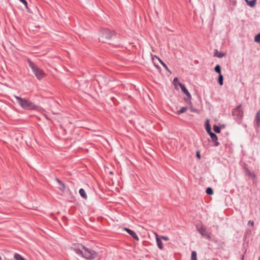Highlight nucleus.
Here are the masks:
<instances>
[{"label": "nucleus", "mask_w": 260, "mask_h": 260, "mask_svg": "<svg viewBox=\"0 0 260 260\" xmlns=\"http://www.w3.org/2000/svg\"><path fill=\"white\" fill-rule=\"evenodd\" d=\"M82 249L76 248L75 249V252L79 255H81L82 257L86 259H93L98 256V253L94 250L85 247L83 245H81Z\"/></svg>", "instance_id": "nucleus-1"}, {"label": "nucleus", "mask_w": 260, "mask_h": 260, "mask_svg": "<svg viewBox=\"0 0 260 260\" xmlns=\"http://www.w3.org/2000/svg\"><path fill=\"white\" fill-rule=\"evenodd\" d=\"M14 97L17 100V103L20 106L25 110H33L37 108V106L28 100L22 98L17 95H14Z\"/></svg>", "instance_id": "nucleus-2"}, {"label": "nucleus", "mask_w": 260, "mask_h": 260, "mask_svg": "<svg viewBox=\"0 0 260 260\" xmlns=\"http://www.w3.org/2000/svg\"><path fill=\"white\" fill-rule=\"evenodd\" d=\"M29 67L38 80H41L46 76L43 70L30 59L27 60Z\"/></svg>", "instance_id": "nucleus-3"}, {"label": "nucleus", "mask_w": 260, "mask_h": 260, "mask_svg": "<svg viewBox=\"0 0 260 260\" xmlns=\"http://www.w3.org/2000/svg\"><path fill=\"white\" fill-rule=\"evenodd\" d=\"M114 35V32L109 29H103L100 31L99 40L102 42H106L110 39Z\"/></svg>", "instance_id": "nucleus-4"}, {"label": "nucleus", "mask_w": 260, "mask_h": 260, "mask_svg": "<svg viewBox=\"0 0 260 260\" xmlns=\"http://www.w3.org/2000/svg\"><path fill=\"white\" fill-rule=\"evenodd\" d=\"M232 114L235 120L238 122L240 123L243 116V112L242 110V105H238L235 109H233Z\"/></svg>", "instance_id": "nucleus-5"}, {"label": "nucleus", "mask_w": 260, "mask_h": 260, "mask_svg": "<svg viewBox=\"0 0 260 260\" xmlns=\"http://www.w3.org/2000/svg\"><path fill=\"white\" fill-rule=\"evenodd\" d=\"M206 129L207 133H208L211 138L212 139V141L214 142V146H218L219 145V143L217 141V136L214 133L211 132V127L209 123L208 120H207L206 122Z\"/></svg>", "instance_id": "nucleus-6"}, {"label": "nucleus", "mask_w": 260, "mask_h": 260, "mask_svg": "<svg viewBox=\"0 0 260 260\" xmlns=\"http://www.w3.org/2000/svg\"><path fill=\"white\" fill-rule=\"evenodd\" d=\"M197 229L198 231L200 233V234L205 237H209V235L208 232L206 231V228L203 225H198L197 226Z\"/></svg>", "instance_id": "nucleus-7"}, {"label": "nucleus", "mask_w": 260, "mask_h": 260, "mask_svg": "<svg viewBox=\"0 0 260 260\" xmlns=\"http://www.w3.org/2000/svg\"><path fill=\"white\" fill-rule=\"evenodd\" d=\"M178 85H179L182 91L190 99L191 98V94L188 92V91L187 90L185 86L181 83H178Z\"/></svg>", "instance_id": "nucleus-8"}, {"label": "nucleus", "mask_w": 260, "mask_h": 260, "mask_svg": "<svg viewBox=\"0 0 260 260\" xmlns=\"http://www.w3.org/2000/svg\"><path fill=\"white\" fill-rule=\"evenodd\" d=\"M155 58L157 59L159 61V62L161 64V65L164 67V68L167 71H168L170 73H171V72L170 71V70L168 68L167 66L163 62V61L162 60H161L158 57H157L156 55H152V60H154Z\"/></svg>", "instance_id": "nucleus-9"}, {"label": "nucleus", "mask_w": 260, "mask_h": 260, "mask_svg": "<svg viewBox=\"0 0 260 260\" xmlns=\"http://www.w3.org/2000/svg\"><path fill=\"white\" fill-rule=\"evenodd\" d=\"M124 230L126 231L128 234L131 235L134 239L136 240H139V238L135 232L128 228H124Z\"/></svg>", "instance_id": "nucleus-10"}, {"label": "nucleus", "mask_w": 260, "mask_h": 260, "mask_svg": "<svg viewBox=\"0 0 260 260\" xmlns=\"http://www.w3.org/2000/svg\"><path fill=\"white\" fill-rule=\"evenodd\" d=\"M80 195L85 200L87 199V194L85 192V191L83 188H80L79 191Z\"/></svg>", "instance_id": "nucleus-11"}, {"label": "nucleus", "mask_w": 260, "mask_h": 260, "mask_svg": "<svg viewBox=\"0 0 260 260\" xmlns=\"http://www.w3.org/2000/svg\"><path fill=\"white\" fill-rule=\"evenodd\" d=\"M247 5H248L250 7H253L255 6L256 3V0H245Z\"/></svg>", "instance_id": "nucleus-12"}, {"label": "nucleus", "mask_w": 260, "mask_h": 260, "mask_svg": "<svg viewBox=\"0 0 260 260\" xmlns=\"http://www.w3.org/2000/svg\"><path fill=\"white\" fill-rule=\"evenodd\" d=\"M245 170L246 174L248 176L252 178H254L255 177V175L253 173L251 172L247 168H246Z\"/></svg>", "instance_id": "nucleus-13"}, {"label": "nucleus", "mask_w": 260, "mask_h": 260, "mask_svg": "<svg viewBox=\"0 0 260 260\" xmlns=\"http://www.w3.org/2000/svg\"><path fill=\"white\" fill-rule=\"evenodd\" d=\"M187 109V108L186 107H183L181 108V109L177 111L176 113L178 115H180L182 113L185 112Z\"/></svg>", "instance_id": "nucleus-14"}, {"label": "nucleus", "mask_w": 260, "mask_h": 260, "mask_svg": "<svg viewBox=\"0 0 260 260\" xmlns=\"http://www.w3.org/2000/svg\"><path fill=\"white\" fill-rule=\"evenodd\" d=\"M223 80V76L221 74L219 75L218 78V82L220 85H222Z\"/></svg>", "instance_id": "nucleus-15"}, {"label": "nucleus", "mask_w": 260, "mask_h": 260, "mask_svg": "<svg viewBox=\"0 0 260 260\" xmlns=\"http://www.w3.org/2000/svg\"><path fill=\"white\" fill-rule=\"evenodd\" d=\"M191 260H197V254L196 251H192L191 252Z\"/></svg>", "instance_id": "nucleus-16"}, {"label": "nucleus", "mask_w": 260, "mask_h": 260, "mask_svg": "<svg viewBox=\"0 0 260 260\" xmlns=\"http://www.w3.org/2000/svg\"><path fill=\"white\" fill-rule=\"evenodd\" d=\"M154 235L156 240V244H162V239L161 238V237H159L158 235L156 233H154Z\"/></svg>", "instance_id": "nucleus-17"}, {"label": "nucleus", "mask_w": 260, "mask_h": 260, "mask_svg": "<svg viewBox=\"0 0 260 260\" xmlns=\"http://www.w3.org/2000/svg\"><path fill=\"white\" fill-rule=\"evenodd\" d=\"M255 121H256L257 124H259L260 123V111H258L256 113Z\"/></svg>", "instance_id": "nucleus-18"}, {"label": "nucleus", "mask_w": 260, "mask_h": 260, "mask_svg": "<svg viewBox=\"0 0 260 260\" xmlns=\"http://www.w3.org/2000/svg\"><path fill=\"white\" fill-rule=\"evenodd\" d=\"M14 257L16 260H24V258L21 255L18 253H15L14 254Z\"/></svg>", "instance_id": "nucleus-19"}, {"label": "nucleus", "mask_w": 260, "mask_h": 260, "mask_svg": "<svg viewBox=\"0 0 260 260\" xmlns=\"http://www.w3.org/2000/svg\"><path fill=\"white\" fill-rule=\"evenodd\" d=\"M214 71L219 75L221 74V68L220 65L217 64L214 68Z\"/></svg>", "instance_id": "nucleus-20"}, {"label": "nucleus", "mask_w": 260, "mask_h": 260, "mask_svg": "<svg viewBox=\"0 0 260 260\" xmlns=\"http://www.w3.org/2000/svg\"><path fill=\"white\" fill-rule=\"evenodd\" d=\"M213 128L214 131L216 133H219L220 132V127L216 125H214L213 127Z\"/></svg>", "instance_id": "nucleus-21"}, {"label": "nucleus", "mask_w": 260, "mask_h": 260, "mask_svg": "<svg viewBox=\"0 0 260 260\" xmlns=\"http://www.w3.org/2000/svg\"><path fill=\"white\" fill-rule=\"evenodd\" d=\"M254 40L256 43H260V33L254 37Z\"/></svg>", "instance_id": "nucleus-22"}, {"label": "nucleus", "mask_w": 260, "mask_h": 260, "mask_svg": "<svg viewBox=\"0 0 260 260\" xmlns=\"http://www.w3.org/2000/svg\"><path fill=\"white\" fill-rule=\"evenodd\" d=\"M207 194L211 195L213 193V189L211 187H208L206 191Z\"/></svg>", "instance_id": "nucleus-23"}, {"label": "nucleus", "mask_w": 260, "mask_h": 260, "mask_svg": "<svg viewBox=\"0 0 260 260\" xmlns=\"http://www.w3.org/2000/svg\"><path fill=\"white\" fill-rule=\"evenodd\" d=\"M215 55L218 58H221L224 55V54L217 51V53Z\"/></svg>", "instance_id": "nucleus-24"}, {"label": "nucleus", "mask_w": 260, "mask_h": 260, "mask_svg": "<svg viewBox=\"0 0 260 260\" xmlns=\"http://www.w3.org/2000/svg\"><path fill=\"white\" fill-rule=\"evenodd\" d=\"M59 185H60V186L59 187V189L61 191H64L66 188L63 182H62L61 184H60Z\"/></svg>", "instance_id": "nucleus-25"}, {"label": "nucleus", "mask_w": 260, "mask_h": 260, "mask_svg": "<svg viewBox=\"0 0 260 260\" xmlns=\"http://www.w3.org/2000/svg\"><path fill=\"white\" fill-rule=\"evenodd\" d=\"M19 1L21 2L22 3H23L24 5L26 8H28L27 3L26 0H19Z\"/></svg>", "instance_id": "nucleus-26"}, {"label": "nucleus", "mask_w": 260, "mask_h": 260, "mask_svg": "<svg viewBox=\"0 0 260 260\" xmlns=\"http://www.w3.org/2000/svg\"><path fill=\"white\" fill-rule=\"evenodd\" d=\"M178 81H179L177 77H175L173 79V83H174V84L176 86L177 83H179Z\"/></svg>", "instance_id": "nucleus-27"}, {"label": "nucleus", "mask_w": 260, "mask_h": 260, "mask_svg": "<svg viewBox=\"0 0 260 260\" xmlns=\"http://www.w3.org/2000/svg\"><path fill=\"white\" fill-rule=\"evenodd\" d=\"M161 238L164 240L165 241H167L169 240V238L167 236H161Z\"/></svg>", "instance_id": "nucleus-28"}, {"label": "nucleus", "mask_w": 260, "mask_h": 260, "mask_svg": "<svg viewBox=\"0 0 260 260\" xmlns=\"http://www.w3.org/2000/svg\"><path fill=\"white\" fill-rule=\"evenodd\" d=\"M248 225H251V226H253L254 225V222L252 220H249L248 222Z\"/></svg>", "instance_id": "nucleus-29"}, {"label": "nucleus", "mask_w": 260, "mask_h": 260, "mask_svg": "<svg viewBox=\"0 0 260 260\" xmlns=\"http://www.w3.org/2000/svg\"><path fill=\"white\" fill-rule=\"evenodd\" d=\"M196 156L198 158H201V155H200V152L199 151H197V153H196Z\"/></svg>", "instance_id": "nucleus-30"}, {"label": "nucleus", "mask_w": 260, "mask_h": 260, "mask_svg": "<svg viewBox=\"0 0 260 260\" xmlns=\"http://www.w3.org/2000/svg\"><path fill=\"white\" fill-rule=\"evenodd\" d=\"M164 245H157L158 247L161 250L164 248Z\"/></svg>", "instance_id": "nucleus-31"}, {"label": "nucleus", "mask_w": 260, "mask_h": 260, "mask_svg": "<svg viewBox=\"0 0 260 260\" xmlns=\"http://www.w3.org/2000/svg\"><path fill=\"white\" fill-rule=\"evenodd\" d=\"M56 181L57 182V183L60 185V184H61V183L62 182L61 180H60L58 178H56Z\"/></svg>", "instance_id": "nucleus-32"}, {"label": "nucleus", "mask_w": 260, "mask_h": 260, "mask_svg": "<svg viewBox=\"0 0 260 260\" xmlns=\"http://www.w3.org/2000/svg\"><path fill=\"white\" fill-rule=\"evenodd\" d=\"M244 255H242L241 256V260H244Z\"/></svg>", "instance_id": "nucleus-33"}, {"label": "nucleus", "mask_w": 260, "mask_h": 260, "mask_svg": "<svg viewBox=\"0 0 260 260\" xmlns=\"http://www.w3.org/2000/svg\"><path fill=\"white\" fill-rule=\"evenodd\" d=\"M190 110H191L192 112H195V111H196V110H194V109H192V108H191V109H190Z\"/></svg>", "instance_id": "nucleus-34"}, {"label": "nucleus", "mask_w": 260, "mask_h": 260, "mask_svg": "<svg viewBox=\"0 0 260 260\" xmlns=\"http://www.w3.org/2000/svg\"><path fill=\"white\" fill-rule=\"evenodd\" d=\"M258 260H260V257H259V258H258Z\"/></svg>", "instance_id": "nucleus-35"}]
</instances>
